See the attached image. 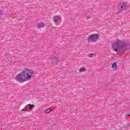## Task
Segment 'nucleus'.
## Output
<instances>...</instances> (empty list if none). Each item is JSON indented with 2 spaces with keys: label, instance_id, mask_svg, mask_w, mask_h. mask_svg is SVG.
I'll return each mask as SVG.
<instances>
[{
  "label": "nucleus",
  "instance_id": "obj_1",
  "mask_svg": "<svg viewBox=\"0 0 130 130\" xmlns=\"http://www.w3.org/2000/svg\"><path fill=\"white\" fill-rule=\"evenodd\" d=\"M112 48L115 52H123L126 49L130 48L129 43H125V42L121 41H118L112 44Z\"/></svg>",
  "mask_w": 130,
  "mask_h": 130
},
{
  "label": "nucleus",
  "instance_id": "obj_2",
  "mask_svg": "<svg viewBox=\"0 0 130 130\" xmlns=\"http://www.w3.org/2000/svg\"><path fill=\"white\" fill-rule=\"evenodd\" d=\"M22 77L24 80H31L34 77V71L28 68H25L22 72Z\"/></svg>",
  "mask_w": 130,
  "mask_h": 130
},
{
  "label": "nucleus",
  "instance_id": "obj_3",
  "mask_svg": "<svg viewBox=\"0 0 130 130\" xmlns=\"http://www.w3.org/2000/svg\"><path fill=\"white\" fill-rule=\"evenodd\" d=\"M98 35H91L89 36L87 40L88 42H96L97 41V39H98Z\"/></svg>",
  "mask_w": 130,
  "mask_h": 130
},
{
  "label": "nucleus",
  "instance_id": "obj_4",
  "mask_svg": "<svg viewBox=\"0 0 130 130\" xmlns=\"http://www.w3.org/2000/svg\"><path fill=\"white\" fill-rule=\"evenodd\" d=\"M15 79L19 83H24L25 82V78L23 77L22 73L17 75L15 77Z\"/></svg>",
  "mask_w": 130,
  "mask_h": 130
},
{
  "label": "nucleus",
  "instance_id": "obj_5",
  "mask_svg": "<svg viewBox=\"0 0 130 130\" xmlns=\"http://www.w3.org/2000/svg\"><path fill=\"white\" fill-rule=\"evenodd\" d=\"M35 107L34 105H31V104H28L25 106V110H23L22 111V113H26V112H28L29 111V110H32V109Z\"/></svg>",
  "mask_w": 130,
  "mask_h": 130
},
{
  "label": "nucleus",
  "instance_id": "obj_6",
  "mask_svg": "<svg viewBox=\"0 0 130 130\" xmlns=\"http://www.w3.org/2000/svg\"><path fill=\"white\" fill-rule=\"evenodd\" d=\"M126 6H127V5L125 2L121 3L118 5V8L119 10L121 11L123 10V9H125L126 8Z\"/></svg>",
  "mask_w": 130,
  "mask_h": 130
},
{
  "label": "nucleus",
  "instance_id": "obj_7",
  "mask_svg": "<svg viewBox=\"0 0 130 130\" xmlns=\"http://www.w3.org/2000/svg\"><path fill=\"white\" fill-rule=\"evenodd\" d=\"M37 27L38 29H40V28H43L44 27V23H41L37 25Z\"/></svg>",
  "mask_w": 130,
  "mask_h": 130
},
{
  "label": "nucleus",
  "instance_id": "obj_8",
  "mask_svg": "<svg viewBox=\"0 0 130 130\" xmlns=\"http://www.w3.org/2000/svg\"><path fill=\"white\" fill-rule=\"evenodd\" d=\"M51 111H52V110L50 109H47L45 111V112H46V113H49V112H51Z\"/></svg>",
  "mask_w": 130,
  "mask_h": 130
},
{
  "label": "nucleus",
  "instance_id": "obj_9",
  "mask_svg": "<svg viewBox=\"0 0 130 130\" xmlns=\"http://www.w3.org/2000/svg\"><path fill=\"white\" fill-rule=\"evenodd\" d=\"M112 68H113V69H115V68H117V65L116 63H113L112 64Z\"/></svg>",
  "mask_w": 130,
  "mask_h": 130
},
{
  "label": "nucleus",
  "instance_id": "obj_10",
  "mask_svg": "<svg viewBox=\"0 0 130 130\" xmlns=\"http://www.w3.org/2000/svg\"><path fill=\"white\" fill-rule=\"evenodd\" d=\"M88 56L89 57H92V56H95V54H92V53H90V54H88Z\"/></svg>",
  "mask_w": 130,
  "mask_h": 130
},
{
  "label": "nucleus",
  "instance_id": "obj_11",
  "mask_svg": "<svg viewBox=\"0 0 130 130\" xmlns=\"http://www.w3.org/2000/svg\"><path fill=\"white\" fill-rule=\"evenodd\" d=\"M54 20L55 22H57V21H58V17H54Z\"/></svg>",
  "mask_w": 130,
  "mask_h": 130
},
{
  "label": "nucleus",
  "instance_id": "obj_12",
  "mask_svg": "<svg viewBox=\"0 0 130 130\" xmlns=\"http://www.w3.org/2000/svg\"><path fill=\"white\" fill-rule=\"evenodd\" d=\"M86 71V69L82 68L79 70V72H85Z\"/></svg>",
  "mask_w": 130,
  "mask_h": 130
},
{
  "label": "nucleus",
  "instance_id": "obj_13",
  "mask_svg": "<svg viewBox=\"0 0 130 130\" xmlns=\"http://www.w3.org/2000/svg\"><path fill=\"white\" fill-rule=\"evenodd\" d=\"M126 116H130V113L129 112H127L125 114Z\"/></svg>",
  "mask_w": 130,
  "mask_h": 130
}]
</instances>
